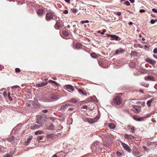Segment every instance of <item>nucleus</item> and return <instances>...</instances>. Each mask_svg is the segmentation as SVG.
Returning <instances> with one entry per match:
<instances>
[{"mask_svg":"<svg viewBox=\"0 0 157 157\" xmlns=\"http://www.w3.org/2000/svg\"><path fill=\"white\" fill-rule=\"evenodd\" d=\"M58 99V96L55 95H52L51 96L42 99L43 101L44 102H50L54 101V100H57Z\"/></svg>","mask_w":157,"mask_h":157,"instance_id":"obj_1","label":"nucleus"},{"mask_svg":"<svg viewBox=\"0 0 157 157\" xmlns=\"http://www.w3.org/2000/svg\"><path fill=\"white\" fill-rule=\"evenodd\" d=\"M122 98L119 94H117L113 99V102L114 103L117 105L121 104L122 102Z\"/></svg>","mask_w":157,"mask_h":157,"instance_id":"obj_2","label":"nucleus"},{"mask_svg":"<svg viewBox=\"0 0 157 157\" xmlns=\"http://www.w3.org/2000/svg\"><path fill=\"white\" fill-rule=\"evenodd\" d=\"M46 118L44 116H39L37 117V123L38 124L43 123L46 121Z\"/></svg>","mask_w":157,"mask_h":157,"instance_id":"obj_3","label":"nucleus"},{"mask_svg":"<svg viewBox=\"0 0 157 157\" xmlns=\"http://www.w3.org/2000/svg\"><path fill=\"white\" fill-rule=\"evenodd\" d=\"M54 15V13L52 12H48L46 15L45 19L47 21H50L53 18Z\"/></svg>","mask_w":157,"mask_h":157,"instance_id":"obj_4","label":"nucleus"},{"mask_svg":"<svg viewBox=\"0 0 157 157\" xmlns=\"http://www.w3.org/2000/svg\"><path fill=\"white\" fill-rule=\"evenodd\" d=\"M63 26V23L61 20L56 21V24L54 26L55 29H58Z\"/></svg>","mask_w":157,"mask_h":157,"instance_id":"obj_5","label":"nucleus"},{"mask_svg":"<svg viewBox=\"0 0 157 157\" xmlns=\"http://www.w3.org/2000/svg\"><path fill=\"white\" fill-rule=\"evenodd\" d=\"M121 145L127 151L129 152H131V149L130 148L129 146L126 144L123 143H121Z\"/></svg>","mask_w":157,"mask_h":157,"instance_id":"obj_6","label":"nucleus"},{"mask_svg":"<svg viewBox=\"0 0 157 157\" xmlns=\"http://www.w3.org/2000/svg\"><path fill=\"white\" fill-rule=\"evenodd\" d=\"M69 32L68 31H64L62 32V37L65 39H67L69 37Z\"/></svg>","mask_w":157,"mask_h":157,"instance_id":"obj_7","label":"nucleus"},{"mask_svg":"<svg viewBox=\"0 0 157 157\" xmlns=\"http://www.w3.org/2000/svg\"><path fill=\"white\" fill-rule=\"evenodd\" d=\"M108 36L111 37L112 38V40H120V38H119V37L118 36L115 35L109 34L108 35Z\"/></svg>","mask_w":157,"mask_h":157,"instance_id":"obj_8","label":"nucleus"},{"mask_svg":"<svg viewBox=\"0 0 157 157\" xmlns=\"http://www.w3.org/2000/svg\"><path fill=\"white\" fill-rule=\"evenodd\" d=\"M38 124H36L31 126L30 127V128L32 129H37L40 127H42L43 126L41 123Z\"/></svg>","mask_w":157,"mask_h":157,"instance_id":"obj_9","label":"nucleus"},{"mask_svg":"<svg viewBox=\"0 0 157 157\" xmlns=\"http://www.w3.org/2000/svg\"><path fill=\"white\" fill-rule=\"evenodd\" d=\"M146 61L152 65H154L156 63V61L149 58H147L145 59Z\"/></svg>","mask_w":157,"mask_h":157,"instance_id":"obj_10","label":"nucleus"},{"mask_svg":"<svg viewBox=\"0 0 157 157\" xmlns=\"http://www.w3.org/2000/svg\"><path fill=\"white\" fill-rule=\"evenodd\" d=\"M124 51L125 50L124 49L121 48H120L116 50L115 52V54L117 55L120 53H122L124 52Z\"/></svg>","mask_w":157,"mask_h":157,"instance_id":"obj_11","label":"nucleus"},{"mask_svg":"<svg viewBox=\"0 0 157 157\" xmlns=\"http://www.w3.org/2000/svg\"><path fill=\"white\" fill-rule=\"evenodd\" d=\"M145 79L147 81L150 80L155 81L156 80L155 78H154L153 76H149L147 77H145Z\"/></svg>","mask_w":157,"mask_h":157,"instance_id":"obj_12","label":"nucleus"},{"mask_svg":"<svg viewBox=\"0 0 157 157\" xmlns=\"http://www.w3.org/2000/svg\"><path fill=\"white\" fill-rule=\"evenodd\" d=\"M37 13L39 15L42 16L45 13V11L43 9H40L38 10Z\"/></svg>","mask_w":157,"mask_h":157,"instance_id":"obj_13","label":"nucleus"},{"mask_svg":"<svg viewBox=\"0 0 157 157\" xmlns=\"http://www.w3.org/2000/svg\"><path fill=\"white\" fill-rule=\"evenodd\" d=\"M75 48L78 49L82 48V44L80 43H78L75 45Z\"/></svg>","mask_w":157,"mask_h":157,"instance_id":"obj_14","label":"nucleus"},{"mask_svg":"<svg viewBox=\"0 0 157 157\" xmlns=\"http://www.w3.org/2000/svg\"><path fill=\"white\" fill-rule=\"evenodd\" d=\"M127 128L130 130V131L133 133L135 132V128L133 126L128 125L127 127Z\"/></svg>","mask_w":157,"mask_h":157,"instance_id":"obj_15","label":"nucleus"},{"mask_svg":"<svg viewBox=\"0 0 157 157\" xmlns=\"http://www.w3.org/2000/svg\"><path fill=\"white\" fill-rule=\"evenodd\" d=\"M133 154L135 156L137 157L140 156V153L137 150H134L133 152Z\"/></svg>","mask_w":157,"mask_h":157,"instance_id":"obj_16","label":"nucleus"},{"mask_svg":"<svg viewBox=\"0 0 157 157\" xmlns=\"http://www.w3.org/2000/svg\"><path fill=\"white\" fill-rule=\"evenodd\" d=\"M46 137L47 138L50 139H53L56 138V136L54 134H48L47 135Z\"/></svg>","mask_w":157,"mask_h":157,"instance_id":"obj_17","label":"nucleus"},{"mask_svg":"<svg viewBox=\"0 0 157 157\" xmlns=\"http://www.w3.org/2000/svg\"><path fill=\"white\" fill-rule=\"evenodd\" d=\"M71 105H70L69 104H67L65 105H63L61 106V109H66L68 107L70 106Z\"/></svg>","mask_w":157,"mask_h":157,"instance_id":"obj_18","label":"nucleus"},{"mask_svg":"<svg viewBox=\"0 0 157 157\" xmlns=\"http://www.w3.org/2000/svg\"><path fill=\"white\" fill-rule=\"evenodd\" d=\"M33 105L35 108L38 107L39 106L38 102L37 101H33Z\"/></svg>","mask_w":157,"mask_h":157,"instance_id":"obj_19","label":"nucleus"},{"mask_svg":"<svg viewBox=\"0 0 157 157\" xmlns=\"http://www.w3.org/2000/svg\"><path fill=\"white\" fill-rule=\"evenodd\" d=\"M66 88L67 89H70L72 91H73L74 90V88L73 86L70 85H68L66 86Z\"/></svg>","mask_w":157,"mask_h":157,"instance_id":"obj_20","label":"nucleus"},{"mask_svg":"<svg viewBox=\"0 0 157 157\" xmlns=\"http://www.w3.org/2000/svg\"><path fill=\"white\" fill-rule=\"evenodd\" d=\"M154 99V98H153L151 99L148 101H147V104L148 107H150L151 106V103L153 101Z\"/></svg>","mask_w":157,"mask_h":157,"instance_id":"obj_21","label":"nucleus"},{"mask_svg":"<svg viewBox=\"0 0 157 157\" xmlns=\"http://www.w3.org/2000/svg\"><path fill=\"white\" fill-rule=\"evenodd\" d=\"M109 127L111 129H114L115 128V125L113 123H111L109 124Z\"/></svg>","mask_w":157,"mask_h":157,"instance_id":"obj_22","label":"nucleus"},{"mask_svg":"<svg viewBox=\"0 0 157 157\" xmlns=\"http://www.w3.org/2000/svg\"><path fill=\"white\" fill-rule=\"evenodd\" d=\"M90 55L91 56L94 58H97L98 57L97 55L94 52H92L91 53Z\"/></svg>","mask_w":157,"mask_h":157,"instance_id":"obj_23","label":"nucleus"},{"mask_svg":"<svg viewBox=\"0 0 157 157\" xmlns=\"http://www.w3.org/2000/svg\"><path fill=\"white\" fill-rule=\"evenodd\" d=\"M14 136H12L11 137L7 139V140L10 142H12L14 140Z\"/></svg>","mask_w":157,"mask_h":157,"instance_id":"obj_24","label":"nucleus"},{"mask_svg":"<svg viewBox=\"0 0 157 157\" xmlns=\"http://www.w3.org/2000/svg\"><path fill=\"white\" fill-rule=\"evenodd\" d=\"M32 136H30L27 140L26 142L25 145H28L29 143L30 142V141L32 140Z\"/></svg>","mask_w":157,"mask_h":157,"instance_id":"obj_25","label":"nucleus"},{"mask_svg":"<svg viewBox=\"0 0 157 157\" xmlns=\"http://www.w3.org/2000/svg\"><path fill=\"white\" fill-rule=\"evenodd\" d=\"M54 126L53 124H51L49 126L48 128V129L50 130H52L54 129Z\"/></svg>","mask_w":157,"mask_h":157,"instance_id":"obj_26","label":"nucleus"},{"mask_svg":"<svg viewBox=\"0 0 157 157\" xmlns=\"http://www.w3.org/2000/svg\"><path fill=\"white\" fill-rule=\"evenodd\" d=\"M88 122H89L90 123H94L96 122V121L95 120V119H90L89 121H88Z\"/></svg>","mask_w":157,"mask_h":157,"instance_id":"obj_27","label":"nucleus"},{"mask_svg":"<svg viewBox=\"0 0 157 157\" xmlns=\"http://www.w3.org/2000/svg\"><path fill=\"white\" fill-rule=\"evenodd\" d=\"M43 133V132L40 130H38L35 132V134L36 135L42 134Z\"/></svg>","mask_w":157,"mask_h":157,"instance_id":"obj_28","label":"nucleus"},{"mask_svg":"<svg viewBox=\"0 0 157 157\" xmlns=\"http://www.w3.org/2000/svg\"><path fill=\"white\" fill-rule=\"evenodd\" d=\"M78 92L80 93L83 95H86L87 94V93H85L81 89H79Z\"/></svg>","mask_w":157,"mask_h":157,"instance_id":"obj_29","label":"nucleus"},{"mask_svg":"<svg viewBox=\"0 0 157 157\" xmlns=\"http://www.w3.org/2000/svg\"><path fill=\"white\" fill-rule=\"evenodd\" d=\"M145 117V116L144 117L145 118H146L147 117ZM144 117H139L138 118V121H144Z\"/></svg>","mask_w":157,"mask_h":157,"instance_id":"obj_30","label":"nucleus"},{"mask_svg":"<svg viewBox=\"0 0 157 157\" xmlns=\"http://www.w3.org/2000/svg\"><path fill=\"white\" fill-rule=\"evenodd\" d=\"M137 52L132 51V52L131 55L132 56H134L137 55Z\"/></svg>","mask_w":157,"mask_h":157,"instance_id":"obj_31","label":"nucleus"},{"mask_svg":"<svg viewBox=\"0 0 157 157\" xmlns=\"http://www.w3.org/2000/svg\"><path fill=\"white\" fill-rule=\"evenodd\" d=\"M69 101L73 103H76L77 102V101L75 99H70Z\"/></svg>","mask_w":157,"mask_h":157,"instance_id":"obj_32","label":"nucleus"},{"mask_svg":"<svg viewBox=\"0 0 157 157\" xmlns=\"http://www.w3.org/2000/svg\"><path fill=\"white\" fill-rule=\"evenodd\" d=\"M133 118L135 120L138 121L139 117L137 116L134 115L133 116Z\"/></svg>","mask_w":157,"mask_h":157,"instance_id":"obj_33","label":"nucleus"},{"mask_svg":"<svg viewBox=\"0 0 157 157\" xmlns=\"http://www.w3.org/2000/svg\"><path fill=\"white\" fill-rule=\"evenodd\" d=\"M135 112H136V113H139L140 112V110L138 109L136 107V108L134 109Z\"/></svg>","mask_w":157,"mask_h":157,"instance_id":"obj_34","label":"nucleus"},{"mask_svg":"<svg viewBox=\"0 0 157 157\" xmlns=\"http://www.w3.org/2000/svg\"><path fill=\"white\" fill-rule=\"evenodd\" d=\"M10 92H8V96L9 98V99H10V101H12V98L10 96Z\"/></svg>","mask_w":157,"mask_h":157,"instance_id":"obj_35","label":"nucleus"},{"mask_svg":"<svg viewBox=\"0 0 157 157\" xmlns=\"http://www.w3.org/2000/svg\"><path fill=\"white\" fill-rule=\"evenodd\" d=\"M89 22V21L88 20H86L85 21H81V23L82 24H83L85 23H88Z\"/></svg>","mask_w":157,"mask_h":157,"instance_id":"obj_36","label":"nucleus"},{"mask_svg":"<svg viewBox=\"0 0 157 157\" xmlns=\"http://www.w3.org/2000/svg\"><path fill=\"white\" fill-rule=\"evenodd\" d=\"M15 71L17 73L20 72L21 71V70L19 68H15Z\"/></svg>","mask_w":157,"mask_h":157,"instance_id":"obj_37","label":"nucleus"},{"mask_svg":"<svg viewBox=\"0 0 157 157\" xmlns=\"http://www.w3.org/2000/svg\"><path fill=\"white\" fill-rule=\"evenodd\" d=\"M116 155L118 156H121L122 155V154L121 152L119 151H117L116 152Z\"/></svg>","mask_w":157,"mask_h":157,"instance_id":"obj_38","label":"nucleus"},{"mask_svg":"<svg viewBox=\"0 0 157 157\" xmlns=\"http://www.w3.org/2000/svg\"><path fill=\"white\" fill-rule=\"evenodd\" d=\"M129 140H131L132 139L135 138V137L134 136H132L131 135H129Z\"/></svg>","mask_w":157,"mask_h":157,"instance_id":"obj_39","label":"nucleus"},{"mask_svg":"<svg viewBox=\"0 0 157 157\" xmlns=\"http://www.w3.org/2000/svg\"><path fill=\"white\" fill-rule=\"evenodd\" d=\"M124 4L126 5L127 6H129L130 5V3L128 1H126L124 3Z\"/></svg>","mask_w":157,"mask_h":157,"instance_id":"obj_40","label":"nucleus"},{"mask_svg":"<svg viewBox=\"0 0 157 157\" xmlns=\"http://www.w3.org/2000/svg\"><path fill=\"white\" fill-rule=\"evenodd\" d=\"M47 84V82H42L41 83V84L42 85V86L46 85Z\"/></svg>","mask_w":157,"mask_h":157,"instance_id":"obj_41","label":"nucleus"},{"mask_svg":"<svg viewBox=\"0 0 157 157\" xmlns=\"http://www.w3.org/2000/svg\"><path fill=\"white\" fill-rule=\"evenodd\" d=\"M129 135H128L127 134H126L124 135V137L125 138L128 139L129 140Z\"/></svg>","mask_w":157,"mask_h":157,"instance_id":"obj_42","label":"nucleus"},{"mask_svg":"<svg viewBox=\"0 0 157 157\" xmlns=\"http://www.w3.org/2000/svg\"><path fill=\"white\" fill-rule=\"evenodd\" d=\"M36 86L38 87H42V85L40 83L37 84L36 85Z\"/></svg>","mask_w":157,"mask_h":157,"instance_id":"obj_43","label":"nucleus"},{"mask_svg":"<svg viewBox=\"0 0 157 157\" xmlns=\"http://www.w3.org/2000/svg\"><path fill=\"white\" fill-rule=\"evenodd\" d=\"M106 32V30L105 29H104L102 30V31L101 33V34L103 35Z\"/></svg>","mask_w":157,"mask_h":157,"instance_id":"obj_44","label":"nucleus"},{"mask_svg":"<svg viewBox=\"0 0 157 157\" xmlns=\"http://www.w3.org/2000/svg\"><path fill=\"white\" fill-rule=\"evenodd\" d=\"M10 155L9 154H6L4 155V157H10Z\"/></svg>","mask_w":157,"mask_h":157,"instance_id":"obj_45","label":"nucleus"},{"mask_svg":"<svg viewBox=\"0 0 157 157\" xmlns=\"http://www.w3.org/2000/svg\"><path fill=\"white\" fill-rule=\"evenodd\" d=\"M155 21L153 19H152L151 20V24H153L155 23Z\"/></svg>","mask_w":157,"mask_h":157,"instance_id":"obj_46","label":"nucleus"},{"mask_svg":"<svg viewBox=\"0 0 157 157\" xmlns=\"http://www.w3.org/2000/svg\"><path fill=\"white\" fill-rule=\"evenodd\" d=\"M153 52L156 53L157 52V48H155L153 50Z\"/></svg>","mask_w":157,"mask_h":157,"instance_id":"obj_47","label":"nucleus"},{"mask_svg":"<svg viewBox=\"0 0 157 157\" xmlns=\"http://www.w3.org/2000/svg\"><path fill=\"white\" fill-rule=\"evenodd\" d=\"M77 10H76V9H73V10H72V11L74 13H75L77 12Z\"/></svg>","mask_w":157,"mask_h":157,"instance_id":"obj_48","label":"nucleus"},{"mask_svg":"<svg viewBox=\"0 0 157 157\" xmlns=\"http://www.w3.org/2000/svg\"><path fill=\"white\" fill-rule=\"evenodd\" d=\"M87 107H88V106L87 105H84L82 106V108L86 109L87 108Z\"/></svg>","mask_w":157,"mask_h":157,"instance_id":"obj_49","label":"nucleus"},{"mask_svg":"<svg viewBox=\"0 0 157 157\" xmlns=\"http://www.w3.org/2000/svg\"><path fill=\"white\" fill-rule=\"evenodd\" d=\"M139 11L140 13H144L145 12V10L144 9H141Z\"/></svg>","mask_w":157,"mask_h":157,"instance_id":"obj_50","label":"nucleus"},{"mask_svg":"<svg viewBox=\"0 0 157 157\" xmlns=\"http://www.w3.org/2000/svg\"><path fill=\"white\" fill-rule=\"evenodd\" d=\"M20 88V87L19 86H13V87H12V88H13V89L14 88L16 89V88Z\"/></svg>","mask_w":157,"mask_h":157,"instance_id":"obj_51","label":"nucleus"},{"mask_svg":"<svg viewBox=\"0 0 157 157\" xmlns=\"http://www.w3.org/2000/svg\"><path fill=\"white\" fill-rule=\"evenodd\" d=\"M63 13H64V14H67L68 13V11L67 10H65L63 11Z\"/></svg>","mask_w":157,"mask_h":157,"instance_id":"obj_52","label":"nucleus"},{"mask_svg":"<svg viewBox=\"0 0 157 157\" xmlns=\"http://www.w3.org/2000/svg\"><path fill=\"white\" fill-rule=\"evenodd\" d=\"M48 111V110L47 109L43 110H42V112L43 113H45L47 112Z\"/></svg>","mask_w":157,"mask_h":157,"instance_id":"obj_53","label":"nucleus"},{"mask_svg":"<svg viewBox=\"0 0 157 157\" xmlns=\"http://www.w3.org/2000/svg\"><path fill=\"white\" fill-rule=\"evenodd\" d=\"M152 10L153 12L157 13V10L153 8L152 9Z\"/></svg>","mask_w":157,"mask_h":157,"instance_id":"obj_54","label":"nucleus"},{"mask_svg":"<svg viewBox=\"0 0 157 157\" xmlns=\"http://www.w3.org/2000/svg\"><path fill=\"white\" fill-rule=\"evenodd\" d=\"M121 12H117V14L118 16L121 15Z\"/></svg>","mask_w":157,"mask_h":157,"instance_id":"obj_55","label":"nucleus"},{"mask_svg":"<svg viewBox=\"0 0 157 157\" xmlns=\"http://www.w3.org/2000/svg\"><path fill=\"white\" fill-rule=\"evenodd\" d=\"M3 95L5 97L7 96V92H5L3 93Z\"/></svg>","mask_w":157,"mask_h":157,"instance_id":"obj_56","label":"nucleus"},{"mask_svg":"<svg viewBox=\"0 0 157 157\" xmlns=\"http://www.w3.org/2000/svg\"><path fill=\"white\" fill-rule=\"evenodd\" d=\"M53 83L54 84H55L57 86H58L59 85V84L57 83L56 82H55V81H53Z\"/></svg>","mask_w":157,"mask_h":157,"instance_id":"obj_57","label":"nucleus"},{"mask_svg":"<svg viewBox=\"0 0 157 157\" xmlns=\"http://www.w3.org/2000/svg\"><path fill=\"white\" fill-rule=\"evenodd\" d=\"M65 1L67 2L68 3H70V0H64Z\"/></svg>","mask_w":157,"mask_h":157,"instance_id":"obj_58","label":"nucleus"},{"mask_svg":"<svg viewBox=\"0 0 157 157\" xmlns=\"http://www.w3.org/2000/svg\"><path fill=\"white\" fill-rule=\"evenodd\" d=\"M129 1H130V2L131 3H134V0H129Z\"/></svg>","mask_w":157,"mask_h":157,"instance_id":"obj_59","label":"nucleus"},{"mask_svg":"<svg viewBox=\"0 0 157 157\" xmlns=\"http://www.w3.org/2000/svg\"><path fill=\"white\" fill-rule=\"evenodd\" d=\"M53 81L51 80H48V82L49 83H53Z\"/></svg>","mask_w":157,"mask_h":157,"instance_id":"obj_60","label":"nucleus"},{"mask_svg":"<svg viewBox=\"0 0 157 157\" xmlns=\"http://www.w3.org/2000/svg\"><path fill=\"white\" fill-rule=\"evenodd\" d=\"M3 67L0 64V71L2 70Z\"/></svg>","mask_w":157,"mask_h":157,"instance_id":"obj_61","label":"nucleus"},{"mask_svg":"<svg viewBox=\"0 0 157 157\" xmlns=\"http://www.w3.org/2000/svg\"><path fill=\"white\" fill-rule=\"evenodd\" d=\"M139 91L142 93H143L144 92V90L142 89H140Z\"/></svg>","mask_w":157,"mask_h":157,"instance_id":"obj_62","label":"nucleus"},{"mask_svg":"<svg viewBox=\"0 0 157 157\" xmlns=\"http://www.w3.org/2000/svg\"><path fill=\"white\" fill-rule=\"evenodd\" d=\"M153 56L154 57L157 59V55H153Z\"/></svg>","mask_w":157,"mask_h":157,"instance_id":"obj_63","label":"nucleus"},{"mask_svg":"<svg viewBox=\"0 0 157 157\" xmlns=\"http://www.w3.org/2000/svg\"><path fill=\"white\" fill-rule=\"evenodd\" d=\"M52 78L54 80H56L57 79V78L56 77H53Z\"/></svg>","mask_w":157,"mask_h":157,"instance_id":"obj_64","label":"nucleus"}]
</instances>
